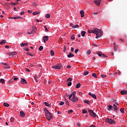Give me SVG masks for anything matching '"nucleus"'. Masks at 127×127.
I'll return each mask as SVG.
<instances>
[{
    "label": "nucleus",
    "instance_id": "18",
    "mask_svg": "<svg viewBox=\"0 0 127 127\" xmlns=\"http://www.w3.org/2000/svg\"><path fill=\"white\" fill-rule=\"evenodd\" d=\"M85 34H86V31H81V36H82V37H84Z\"/></svg>",
    "mask_w": 127,
    "mask_h": 127
},
{
    "label": "nucleus",
    "instance_id": "43",
    "mask_svg": "<svg viewBox=\"0 0 127 127\" xmlns=\"http://www.w3.org/2000/svg\"><path fill=\"white\" fill-rule=\"evenodd\" d=\"M88 74H89V71H85L84 73H83V75H88Z\"/></svg>",
    "mask_w": 127,
    "mask_h": 127
},
{
    "label": "nucleus",
    "instance_id": "23",
    "mask_svg": "<svg viewBox=\"0 0 127 127\" xmlns=\"http://www.w3.org/2000/svg\"><path fill=\"white\" fill-rule=\"evenodd\" d=\"M96 54H97V55H98V56H99V57H101V56H102V54H103L102 52H97Z\"/></svg>",
    "mask_w": 127,
    "mask_h": 127
},
{
    "label": "nucleus",
    "instance_id": "13",
    "mask_svg": "<svg viewBox=\"0 0 127 127\" xmlns=\"http://www.w3.org/2000/svg\"><path fill=\"white\" fill-rule=\"evenodd\" d=\"M20 116L22 118H24V117H25V114L23 111H20Z\"/></svg>",
    "mask_w": 127,
    "mask_h": 127
},
{
    "label": "nucleus",
    "instance_id": "56",
    "mask_svg": "<svg viewBox=\"0 0 127 127\" xmlns=\"http://www.w3.org/2000/svg\"><path fill=\"white\" fill-rule=\"evenodd\" d=\"M100 57H102L103 58L104 57H106V56H105V54H102L101 56Z\"/></svg>",
    "mask_w": 127,
    "mask_h": 127
},
{
    "label": "nucleus",
    "instance_id": "5",
    "mask_svg": "<svg viewBox=\"0 0 127 127\" xmlns=\"http://www.w3.org/2000/svg\"><path fill=\"white\" fill-rule=\"evenodd\" d=\"M105 122L110 125H115V124H116V122L114 121V120L110 118H106L105 119Z\"/></svg>",
    "mask_w": 127,
    "mask_h": 127
},
{
    "label": "nucleus",
    "instance_id": "19",
    "mask_svg": "<svg viewBox=\"0 0 127 127\" xmlns=\"http://www.w3.org/2000/svg\"><path fill=\"white\" fill-rule=\"evenodd\" d=\"M5 43H6V41L5 40H3L0 42V44H1V45H2V44H5Z\"/></svg>",
    "mask_w": 127,
    "mask_h": 127
},
{
    "label": "nucleus",
    "instance_id": "28",
    "mask_svg": "<svg viewBox=\"0 0 127 127\" xmlns=\"http://www.w3.org/2000/svg\"><path fill=\"white\" fill-rule=\"evenodd\" d=\"M10 122L11 123H13V122H14V118H13V117H11L10 119Z\"/></svg>",
    "mask_w": 127,
    "mask_h": 127
},
{
    "label": "nucleus",
    "instance_id": "7",
    "mask_svg": "<svg viewBox=\"0 0 127 127\" xmlns=\"http://www.w3.org/2000/svg\"><path fill=\"white\" fill-rule=\"evenodd\" d=\"M52 68H53L54 69H61V68H62V64H59L56 65H54L52 66Z\"/></svg>",
    "mask_w": 127,
    "mask_h": 127
},
{
    "label": "nucleus",
    "instance_id": "25",
    "mask_svg": "<svg viewBox=\"0 0 127 127\" xmlns=\"http://www.w3.org/2000/svg\"><path fill=\"white\" fill-rule=\"evenodd\" d=\"M120 112L122 113V114H125V109L121 108L120 109Z\"/></svg>",
    "mask_w": 127,
    "mask_h": 127
},
{
    "label": "nucleus",
    "instance_id": "3",
    "mask_svg": "<svg viewBox=\"0 0 127 127\" xmlns=\"http://www.w3.org/2000/svg\"><path fill=\"white\" fill-rule=\"evenodd\" d=\"M46 118L48 120V121H50V120H52L53 119V116H52V114L50 112L45 114Z\"/></svg>",
    "mask_w": 127,
    "mask_h": 127
},
{
    "label": "nucleus",
    "instance_id": "35",
    "mask_svg": "<svg viewBox=\"0 0 127 127\" xmlns=\"http://www.w3.org/2000/svg\"><path fill=\"white\" fill-rule=\"evenodd\" d=\"M39 13H40V12H34L33 13V15H36V14H39Z\"/></svg>",
    "mask_w": 127,
    "mask_h": 127
},
{
    "label": "nucleus",
    "instance_id": "2",
    "mask_svg": "<svg viewBox=\"0 0 127 127\" xmlns=\"http://www.w3.org/2000/svg\"><path fill=\"white\" fill-rule=\"evenodd\" d=\"M71 95L73 96L71 101L73 102H78V98L76 97V91L72 92Z\"/></svg>",
    "mask_w": 127,
    "mask_h": 127
},
{
    "label": "nucleus",
    "instance_id": "33",
    "mask_svg": "<svg viewBox=\"0 0 127 127\" xmlns=\"http://www.w3.org/2000/svg\"><path fill=\"white\" fill-rule=\"evenodd\" d=\"M72 113H73V110H72L71 109L68 111V114H69V115H71Z\"/></svg>",
    "mask_w": 127,
    "mask_h": 127
},
{
    "label": "nucleus",
    "instance_id": "6",
    "mask_svg": "<svg viewBox=\"0 0 127 127\" xmlns=\"http://www.w3.org/2000/svg\"><path fill=\"white\" fill-rule=\"evenodd\" d=\"M37 29V28H36V27L33 26L32 30H31V31L30 32H27V34H34Z\"/></svg>",
    "mask_w": 127,
    "mask_h": 127
},
{
    "label": "nucleus",
    "instance_id": "32",
    "mask_svg": "<svg viewBox=\"0 0 127 127\" xmlns=\"http://www.w3.org/2000/svg\"><path fill=\"white\" fill-rule=\"evenodd\" d=\"M50 54H51V56H54V51H53L52 50L51 51Z\"/></svg>",
    "mask_w": 127,
    "mask_h": 127
},
{
    "label": "nucleus",
    "instance_id": "41",
    "mask_svg": "<svg viewBox=\"0 0 127 127\" xmlns=\"http://www.w3.org/2000/svg\"><path fill=\"white\" fill-rule=\"evenodd\" d=\"M27 54L28 55H30V56H31V57H33V56H34V55H33V54H31V53H27Z\"/></svg>",
    "mask_w": 127,
    "mask_h": 127
},
{
    "label": "nucleus",
    "instance_id": "46",
    "mask_svg": "<svg viewBox=\"0 0 127 127\" xmlns=\"http://www.w3.org/2000/svg\"><path fill=\"white\" fill-rule=\"evenodd\" d=\"M72 80H73L72 78H69L67 79V82H71V81H72Z\"/></svg>",
    "mask_w": 127,
    "mask_h": 127
},
{
    "label": "nucleus",
    "instance_id": "48",
    "mask_svg": "<svg viewBox=\"0 0 127 127\" xmlns=\"http://www.w3.org/2000/svg\"><path fill=\"white\" fill-rule=\"evenodd\" d=\"M114 49L115 51H118V47H117V46H114Z\"/></svg>",
    "mask_w": 127,
    "mask_h": 127
},
{
    "label": "nucleus",
    "instance_id": "63",
    "mask_svg": "<svg viewBox=\"0 0 127 127\" xmlns=\"http://www.w3.org/2000/svg\"><path fill=\"white\" fill-rule=\"evenodd\" d=\"M28 13H32V11L31 10H28Z\"/></svg>",
    "mask_w": 127,
    "mask_h": 127
},
{
    "label": "nucleus",
    "instance_id": "26",
    "mask_svg": "<svg viewBox=\"0 0 127 127\" xmlns=\"http://www.w3.org/2000/svg\"><path fill=\"white\" fill-rule=\"evenodd\" d=\"M0 83H2V84H4V83H5L4 79L3 78H1L0 79Z\"/></svg>",
    "mask_w": 127,
    "mask_h": 127
},
{
    "label": "nucleus",
    "instance_id": "30",
    "mask_svg": "<svg viewBox=\"0 0 127 127\" xmlns=\"http://www.w3.org/2000/svg\"><path fill=\"white\" fill-rule=\"evenodd\" d=\"M72 28H79V25H75L72 26Z\"/></svg>",
    "mask_w": 127,
    "mask_h": 127
},
{
    "label": "nucleus",
    "instance_id": "21",
    "mask_svg": "<svg viewBox=\"0 0 127 127\" xmlns=\"http://www.w3.org/2000/svg\"><path fill=\"white\" fill-rule=\"evenodd\" d=\"M84 103H85V104H87V105H90V102L88 100H83Z\"/></svg>",
    "mask_w": 127,
    "mask_h": 127
},
{
    "label": "nucleus",
    "instance_id": "11",
    "mask_svg": "<svg viewBox=\"0 0 127 127\" xmlns=\"http://www.w3.org/2000/svg\"><path fill=\"white\" fill-rule=\"evenodd\" d=\"M88 95H89V96H91V97H92V98H93L94 99H97V96H96V95L92 94L91 93V92H89L88 93Z\"/></svg>",
    "mask_w": 127,
    "mask_h": 127
},
{
    "label": "nucleus",
    "instance_id": "61",
    "mask_svg": "<svg viewBox=\"0 0 127 127\" xmlns=\"http://www.w3.org/2000/svg\"><path fill=\"white\" fill-rule=\"evenodd\" d=\"M66 68H68V69H71V66L70 65L66 66Z\"/></svg>",
    "mask_w": 127,
    "mask_h": 127
},
{
    "label": "nucleus",
    "instance_id": "20",
    "mask_svg": "<svg viewBox=\"0 0 127 127\" xmlns=\"http://www.w3.org/2000/svg\"><path fill=\"white\" fill-rule=\"evenodd\" d=\"M81 87V83H78L75 86L76 89H79Z\"/></svg>",
    "mask_w": 127,
    "mask_h": 127
},
{
    "label": "nucleus",
    "instance_id": "12",
    "mask_svg": "<svg viewBox=\"0 0 127 127\" xmlns=\"http://www.w3.org/2000/svg\"><path fill=\"white\" fill-rule=\"evenodd\" d=\"M48 40V36H45L43 37V41L44 43H46V41Z\"/></svg>",
    "mask_w": 127,
    "mask_h": 127
},
{
    "label": "nucleus",
    "instance_id": "9",
    "mask_svg": "<svg viewBox=\"0 0 127 127\" xmlns=\"http://www.w3.org/2000/svg\"><path fill=\"white\" fill-rule=\"evenodd\" d=\"M94 3L98 5V6H100V4L101 3V0H96L94 1Z\"/></svg>",
    "mask_w": 127,
    "mask_h": 127
},
{
    "label": "nucleus",
    "instance_id": "17",
    "mask_svg": "<svg viewBox=\"0 0 127 127\" xmlns=\"http://www.w3.org/2000/svg\"><path fill=\"white\" fill-rule=\"evenodd\" d=\"M113 106H112V105H109V106H108V111H111V110H112V111H113Z\"/></svg>",
    "mask_w": 127,
    "mask_h": 127
},
{
    "label": "nucleus",
    "instance_id": "49",
    "mask_svg": "<svg viewBox=\"0 0 127 127\" xmlns=\"http://www.w3.org/2000/svg\"><path fill=\"white\" fill-rule=\"evenodd\" d=\"M101 77H102V78H106V77H107V75H105V74H102V75H101Z\"/></svg>",
    "mask_w": 127,
    "mask_h": 127
},
{
    "label": "nucleus",
    "instance_id": "42",
    "mask_svg": "<svg viewBox=\"0 0 127 127\" xmlns=\"http://www.w3.org/2000/svg\"><path fill=\"white\" fill-rule=\"evenodd\" d=\"M88 113V112L85 110H82V114H87Z\"/></svg>",
    "mask_w": 127,
    "mask_h": 127
},
{
    "label": "nucleus",
    "instance_id": "34",
    "mask_svg": "<svg viewBox=\"0 0 127 127\" xmlns=\"http://www.w3.org/2000/svg\"><path fill=\"white\" fill-rule=\"evenodd\" d=\"M93 77H94V78H98V76H97V74L95 73H92Z\"/></svg>",
    "mask_w": 127,
    "mask_h": 127
},
{
    "label": "nucleus",
    "instance_id": "24",
    "mask_svg": "<svg viewBox=\"0 0 127 127\" xmlns=\"http://www.w3.org/2000/svg\"><path fill=\"white\" fill-rule=\"evenodd\" d=\"M43 104H44V105H45L47 107H51L50 104H49L47 102H44Z\"/></svg>",
    "mask_w": 127,
    "mask_h": 127
},
{
    "label": "nucleus",
    "instance_id": "62",
    "mask_svg": "<svg viewBox=\"0 0 127 127\" xmlns=\"http://www.w3.org/2000/svg\"><path fill=\"white\" fill-rule=\"evenodd\" d=\"M33 6H36V3L33 2Z\"/></svg>",
    "mask_w": 127,
    "mask_h": 127
},
{
    "label": "nucleus",
    "instance_id": "38",
    "mask_svg": "<svg viewBox=\"0 0 127 127\" xmlns=\"http://www.w3.org/2000/svg\"><path fill=\"white\" fill-rule=\"evenodd\" d=\"M21 47H24L25 46V43H22L20 44Z\"/></svg>",
    "mask_w": 127,
    "mask_h": 127
},
{
    "label": "nucleus",
    "instance_id": "52",
    "mask_svg": "<svg viewBox=\"0 0 127 127\" xmlns=\"http://www.w3.org/2000/svg\"><path fill=\"white\" fill-rule=\"evenodd\" d=\"M72 96H73L72 94H71L70 95H69V99L70 100V101H71V100H72Z\"/></svg>",
    "mask_w": 127,
    "mask_h": 127
},
{
    "label": "nucleus",
    "instance_id": "15",
    "mask_svg": "<svg viewBox=\"0 0 127 127\" xmlns=\"http://www.w3.org/2000/svg\"><path fill=\"white\" fill-rule=\"evenodd\" d=\"M121 94L122 95H126V94H127V90H122L121 91Z\"/></svg>",
    "mask_w": 127,
    "mask_h": 127
},
{
    "label": "nucleus",
    "instance_id": "36",
    "mask_svg": "<svg viewBox=\"0 0 127 127\" xmlns=\"http://www.w3.org/2000/svg\"><path fill=\"white\" fill-rule=\"evenodd\" d=\"M44 111L45 114H47V113H49V111L48 110H47V109H46V108H45V109H44Z\"/></svg>",
    "mask_w": 127,
    "mask_h": 127
},
{
    "label": "nucleus",
    "instance_id": "22",
    "mask_svg": "<svg viewBox=\"0 0 127 127\" xmlns=\"http://www.w3.org/2000/svg\"><path fill=\"white\" fill-rule=\"evenodd\" d=\"M21 17L20 16L12 17L13 19H20Z\"/></svg>",
    "mask_w": 127,
    "mask_h": 127
},
{
    "label": "nucleus",
    "instance_id": "4",
    "mask_svg": "<svg viewBox=\"0 0 127 127\" xmlns=\"http://www.w3.org/2000/svg\"><path fill=\"white\" fill-rule=\"evenodd\" d=\"M88 112L89 113V115L92 118H97V114L95 112H94L93 110L91 109H88Z\"/></svg>",
    "mask_w": 127,
    "mask_h": 127
},
{
    "label": "nucleus",
    "instance_id": "1",
    "mask_svg": "<svg viewBox=\"0 0 127 127\" xmlns=\"http://www.w3.org/2000/svg\"><path fill=\"white\" fill-rule=\"evenodd\" d=\"M88 32L89 33H94L96 35V38H99V37H101L103 35V32L101 31V30L99 29H94L93 30H88Z\"/></svg>",
    "mask_w": 127,
    "mask_h": 127
},
{
    "label": "nucleus",
    "instance_id": "39",
    "mask_svg": "<svg viewBox=\"0 0 127 127\" xmlns=\"http://www.w3.org/2000/svg\"><path fill=\"white\" fill-rule=\"evenodd\" d=\"M72 85V82L69 81L68 83H67V86L68 87H70V86H71Z\"/></svg>",
    "mask_w": 127,
    "mask_h": 127
},
{
    "label": "nucleus",
    "instance_id": "59",
    "mask_svg": "<svg viewBox=\"0 0 127 127\" xmlns=\"http://www.w3.org/2000/svg\"><path fill=\"white\" fill-rule=\"evenodd\" d=\"M26 71H27V72H30V70L28 68H25Z\"/></svg>",
    "mask_w": 127,
    "mask_h": 127
},
{
    "label": "nucleus",
    "instance_id": "10",
    "mask_svg": "<svg viewBox=\"0 0 127 127\" xmlns=\"http://www.w3.org/2000/svg\"><path fill=\"white\" fill-rule=\"evenodd\" d=\"M7 55H9V56H13L14 55H16V52H10L9 53H7Z\"/></svg>",
    "mask_w": 127,
    "mask_h": 127
},
{
    "label": "nucleus",
    "instance_id": "16",
    "mask_svg": "<svg viewBox=\"0 0 127 127\" xmlns=\"http://www.w3.org/2000/svg\"><path fill=\"white\" fill-rule=\"evenodd\" d=\"M67 57L68 58H72V57H74V55L71 54V53H69V55H67Z\"/></svg>",
    "mask_w": 127,
    "mask_h": 127
},
{
    "label": "nucleus",
    "instance_id": "44",
    "mask_svg": "<svg viewBox=\"0 0 127 127\" xmlns=\"http://www.w3.org/2000/svg\"><path fill=\"white\" fill-rule=\"evenodd\" d=\"M114 111H117L118 110V106H115L113 108Z\"/></svg>",
    "mask_w": 127,
    "mask_h": 127
},
{
    "label": "nucleus",
    "instance_id": "14",
    "mask_svg": "<svg viewBox=\"0 0 127 127\" xmlns=\"http://www.w3.org/2000/svg\"><path fill=\"white\" fill-rule=\"evenodd\" d=\"M80 13L81 14V17H84V16L85 15V12L83 10H81L80 11Z\"/></svg>",
    "mask_w": 127,
    "mask_h": 127
},
{
    "label": "nucleus",
    "instance_id": "55",
    "mask_svg": "<svg viewBox=\"0 0 127 127\" xmlns=\"http://www.w3.org/2000/svg\"><path fill=\"white\" fill-rule=\"evenodd\" d=\"M112 101H113V102L115 103V104H116V103H117V100L114 98L112 99Z\"/></svg>",
    "mask_w": 127,
    "mask_h": 127
},
{
    "label": "nucleus",
    "instance_id": "37",
    "mask_svg": "<svg viewBox=\"0 0 127 127\" xmlns=\"http://www.w3.org/2000/svg\"><path fill=\"white\" fill-rule=\"evenodd\" d=\"M86 53L87 55H89V54H91V51L90 50H88L86 52Z\"/></svg>",
    "mask_w": 127,
    "mask_h": 127
},
{
    "label": "nucleus",
    "instance_id": "51",
    "mask_svg": "<svg viewBox=\"0 0 127 127\" xmlns=\"http://www.w3.org/2000/svg\"><path fill=\"white\" fill-rule=\"evenodd\" d=\"M65 104L68 106H69V102H68V101H67V100L66 99H65Z\"/></svg>",
    "mask_w": 127,
    "mask_h": 127
},
{
    "label": "nucleus",
    "instance_id": "64",
    "mask_svg": "<svg viewBox=\"0 0 127 127\" xmlns=\"http://www.w3.org/2000/svg\"><path fill=\"white\" fill-rule=\"evenodd\" d=\"M89 127H96L95 125H92L91 126H90Z\"/></svg>",
    "mask_w": 127,
    "mask_h": 127
},
{
    "label": "nucleus",
    "instance_id": "40",
    "mask_svg": "<svg viewBox=\"0 0 127 127\" xmlns=\"http://www.w3.org/2000/svg\"><path fill=\"white\" fill-rule=\"evenodd\" d=\"M71 39H72V40H75V36H74V35L71 36Z\"/></svg>",
    "mask_w": 127,
    "mask_h": 127
},
{
    "label": "nucleus",
    "instance_id": "60",
    "mask_svg": "<svg viewBox=\"0 0 127 127\" xmlns=\"http://www.w3.org/2000/svg\"><path fill=\"white\" fill-rule=\"evenodd\" d=\"M34 78L35 79V80H36V78H37V75H35L34 76Z\"/></svg>",
    "mask_w": 127,
    "mask_h": 127
},
{
    "label": "nucleus",
    "instance_id": "53",
    "mask_svg": "<svg viewBox=\"0 0 127 127\" xmlns=\"http://www.w3.org/2000/svg\"><path fill=\"white\" fill-rule=\"evenodd\" d=\"M45 27V31H48V29H47V27H46V26H44Z\"/></svg>",
    "mask_w": 127,
    "mask_h": 127
},
{
    "label": "nucleus",
    "instance_id": "57",
    "mask_svg": "<svg viewBox=\"0 0 127 127\" xmlns=\"http://www.w3.org/2000/svg\"><path fill=\"white\" fill-rule=\"evenodd\" d=\"M76 125L78 127H81V124L79 123H76Z\"/></svg>",
    "mask_w": 127,
    "mask_h": 127
},
{
    "label": "nucleus",
    "instance_id": "27",
    "mask_svg": "<svg viewBox=\"0 0 127 127\" xmlns=\"http://www.w3.org/2000/svg\"><path fill=\"white\" fill-rule=\"evenodd\" d=\"M3 106H4V107H8L9 106V105L7 103H4Z\"/></svg>",
    "mask_w": 127,
    "mask_h": 127
},
{
    "label": "nucleus",
    "instance_id": "29",
    "mask_svg": "<svg viewBox=\"0 0 127 127\" xmlns=\"http://www.w3.org/2000/svg\"><path fill=\"white\" fill-rule=\"evenodd\" d=\"M39 51H42L43 50V46H41L39 48Z\"/></svg>",
    "mask_w": 127,
    "mask_h": 127
},
{
    "label": "nucleus",
    "instance_id": "45",
    "mask_svg": "<svg viewBox=\"0 0 127 127\" xmlns=\"http://www.w3.org/2000/svg\"><path fill=\"white\" fill-rule=\"evenodd\" d=\"M46 17H47V18H49L50 17V14H46Z\"/></svg>",
    "mask_w": 127,
    "mask_h": 127
},
{
    "label": "nucleus",
    "instance_id": "58",
    "mask_svg": "<svg viewBox=\"0 0 127 127\" xmlns=\"http://www.w3.org/2000/svg\"><path fill=\"white\" fill-rule=\"evenodd\" d=\"M13 80H14L15 81H17V80H18V78L17 77H14L13 78Z\"/></svg>",
    "mask_w": 127,
    "mask_h": 127
},
{
    "label": "nucleus",
    "instance_id": "8",
    "mask_svg": "<svg viewBox=\"0 0 127 127\" xmlns=\"http://www.w3.org/2000/svg\"><path fill=\"white\" fill-rule=\"evenodd\" d=\"M21 83L24 85L25 84H27V81L24 78H21Z\"/></svg>",
    "mask_w": 127,
    "mask_h": 127
},
{
    "label": "nucleus",
    "instance_id": "54",
    "mask_svg": "<svg viewBox=\"0 0 127 127\" xmlns=\"http://www.w3.org/2000/svg\"><path fill=\"white\" fill-rule=\"evenodd\" d=\"M78 51H79V49H76L74 51V53L75 54L78 53Z\"/></svg>",
    "mask_w": 127,
    "mask_h": 127
},
{
    "label": "nucleus",
    "instance_id": "31",
    "mask_svg": "<svg viewBox=\"0 0 127 127\" xmlns=\"http://www.w3.org/2000/svg\"><path fill=\"white\" fill-rule=\"evenodd\" d=\"M5 69H10V66H8V64H7L4 67Z\"/></svg>",
    "mask_w": 127,
    "mask_h": 127
},
{
    "label": "nucleus",
    "instance_id": "50",
    "mask_svg": "<svg viewBox=\"0 0 127 127\" xmlns=\"http://www.w3.org/2000/svg\"><path fill=\"white\" fill-rule=\"evenodd\" d=\"M64 104V102L62 101V102L60 103V106H63Z\"/></svg>",
    "mask_w": 127,
    "mask_h": 127
},
{
    "label": "nucleus",
    "instance_id": "47",
    "mask_svg": "<svg viewBox=\"0 0 127 127\" xmlns=\"http://www.w3.org/2000/svg\"><path fill=\"white\" fill-rule=\"evenodd\" d=\"M11 4H13L14 5H16V4H18V2H12Z\"/></svg>",
    "mask_w": 127,
    "mask_h": 127
}]
</instances>
